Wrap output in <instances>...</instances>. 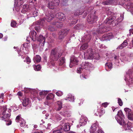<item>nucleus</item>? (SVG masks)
<instances>
[{
	"label": "nucleus",
	"instance_id": "18",
	"mask_svg": "<svg viewBox=\"0 0 133 133\" xmlns=\"http://www.w3.org/2000/svg\"><path fill=\"white\" fill-rule=\"evenodd\" d=\"M115 118L118 122L120 124L123 125L125 123V121L124 119V117H122L120 116L116 117V116H115Z\"/></svg>",
	"mask_w": 133,
	"mask_h": 133
},
{
	"label": "nucleus",
	"instance_id": "29",
	"mask_svg": "<svg viewBox=\"0 0 133 133\" xmlns=\"http://www.w3.org/2000/svg\"><path fill=\"white\" fill-rule=\"evenodd\" d=\"M114 1L112 0H104L102 4L104 5H110L112 4Z\"/></svg>",
	"mask_w": 133,
	"mask_h": 133
},
{
	"label": "nucleus",
	"instance_id": "23",
	"mask_svg": "<svg viewBox=\"0 0 133 133\" xmlns=\"http://www.w3.org/2000/svg\"><path fill=\"white\" fill-rule=\"evenodd\" d=\"M111 35L109 34H106L104 35L101 38L102 41L109 40L110 38Z\"/></svg>",
	"mask_w": 133,
	"mask_h": 133
},
{
	"label": "nucleus",
	"instance_id": "15",
	"mask_svg": "<svg viewBox=\"0 0 133 133\" xmlns=\"http://www.w3.org/2000/svg\"><path fill=\"white\" fill-rule=\"evenodd\" d=\"M87 119L85 117H82L78 124L77 125V128H79L81 126L85 125L87 123Z\"/></svg>",
	"mask_w": 133,
	"mask_h": 133
},
{
	"label": "nucleus",
	"instance_id": "42",
	"mask_svg": "<svg viewBox=\"0 0 133 133\" xmlns=\"http://www.w3.org/2000/svg\"><path fill=\"white\" fill-rule=\"evenodd\" d=\"M24 92L25 93H29L32 91V89L28 88H24Z\"/></svg>",
	"mask_w": 133,
	"mask_h": 133
},
{
	"label": "nucleus",
	"instance_id": "21",
	"mask_svg": "<svg viewBox=\"0 0 133 133\" xmlns=\"http://www.w3.org/2000/svg\"><path fill=\"white\" fill-rule=\"evenodd\" d=\"M97 126V123L96 122L93 124L91 126L90 130L91 133H94L96 130Z\"/></svg>",
	"mask_w": 133,
	"mask_h": 133
},
{
	"label": "nucleus",
	"instance_id": "52",
	"mask_svg": "<svg viewBox=\"0 0 133 133\" xmlns=\"http://www.w3.org/2000/svg\"><path fill=\"white\" fill-rule=\"evenodd\" d=\"M80 77L82 79L84 80V79H86L87 76L86 75L82 74L80 76Z\"/></svg>",
	"mask_w": 133,
	"mask_h": 133
},
{
	"label": "nucleus",
	"instance_id": "55",
	"mask_svg": "<svg viewBox=\"0 0 133 133\" xmlns=\"http://www.w3.org/2000/svg\"><path fill=\"white\" fill-rule=\"evenodd\" d=\"M107 13L108 16H109L111 15H112L113 14V13L110 11V10L109 9L108 10V11L107 12Z\"/></svg>",
	"mask_w": 133,
	"mask_h": 133
},
{
	"label": "nucleus",
	"instance_id": "64",
	"mask_svg": "<svg viewBox=\"0 0 133 133\" xmlns=\"http://www.w3.org/2000/svg\"><path fill=\"white\" fill-rule=\"evenodd\" d=\"M98 133H104L100 129V130H98Z\"/></svg>",
	"mask_w": 133,
	"mask_h": 133
},
{
	"label": "nucleus",
	"instance_id": "9",
	"mask_svg": "<svg viewBox=\"0 0 133 133\" xmlns=\"http://www.w3.org/2000/svg\"><path fill=\"white\" fill-rule=\"evenodd\" d=\"M78 61L77 58L74 56H72L70 58L69 67L71 68L75 65H77Z\"/></svg>",
	"mask_w": 133,
	"mask_h": 133
},
{
	"label": "nucleus",
	"instance_id": "40",
	"mask_svg": "<svg viewBox=\"0 0 133 133\" xmlns=\"http://www.w3.org/2000/svg\"><path fill=\"white\" fill-rule=\"evenodd\" d=\"M117 116H120L122 117H124V116L123 114V113L122 111L120 110H119L118 112V114H117Z\"/></svg>",
	"mask_w": 133,
	"mask_h": 133
},
{
	"label": "nucleus",
	"instance_id": "7",
	"mask_svg": "<svg viewBox=\"0 0 133 133\" xmlns=\"http://www.w3.org/2000/svg\"><path fill=\"white\" fill-rule=\"evenodd\" d=\"M15 120L16 122L20 123V125L21 127L24 128L27 127L28 125L26 124L25 121L21 118L20 115H19L17 116Z\"/></svg>",
	"mask_w": 133,
	"mask_h": 133
},
{
	"label": "nucleus",
	"instance_id": "62",
	"mask_svg": "<svg viewBox=\"0 0 133 133\" xmlns=\"http://www.w3.org/2000/svg\"><path fill=\"white\" fill-rule=\"evenodd\" d=\"M17 95L19 96H22V93L21 92L19 91L17 93Z\"/></svg>",
	"mask_w": 133,
	"mask_h": 133
},
{
	"label": "nucleus",
	"instance_id": "10",
	"mask_svg": "<svg viewBox=\"0 0 133 133\" xmlns=\"http://www.w3.org/2000/svg\"><path fill=\"white\" fill-rule=\"evenodd\" d=\"M54 17V15L51 14H48L46 15V17L44 18V19H40L39 21L40 23L38 22V24L39 25H42L44 22V19H46L48 22H49Z\"/></svg>",
	"mask_w": 133,
	"mask_h": 133
},
{
	"label": "nucleus",
	"instance_id": "16",
	"mask_svg": "<svg viewBox=\"0 0 133 133\" xmlns=\"http://www.w3.org/2000/svg\"><path fill=\"white\" fill-rule=\"evenodd\" d=\"M91 38V35L90 34L86 35L82 38V42H86V43L89 42Z\"/></svg>",
	"mask_w": 133,
	"mask_h": 133
},
{
	"label": "nucleus",
	"instance_id": "5",
	"mask_svg": "<svg viewBox=\"0 0 133 133\" xmlns=\"http://www.w3.org/2000/svg\"><path fill=\"white\" fill-rule=\"evenodd\" d=\"M125 80L126 82L128 81L130 84L132 83V81H133V69L129 70L127 72Z\"/></svg>",
	"mask_w": 133,
	"mask_h": 133
},
{
	"label": "nucleus",
	"instance_id": "41",
	"mask_svg": "<svg viewBox=\"0 0 133 133\" xmlns=\"http://www.w3.org/2000/svg\"><path fill=\"white\" fill-rule=\"evenodd\" d=\"M54 117L57 121H60L62 119V117L58 114L55 115Z\"/></svg>",
	"mask_w": 133,
	"mask_h": 133
},
{
	"label": "nucleus",
	"instance_id": "59",
	"mask_svg": "<svg viewBox=\"0 0 133 133\" xmlns=\"http://www.w3.org/2000/svg\"><path fill=\"white\" fill-rule=\"evenodd\" d=\"M67 113L66 111H63L61 112L62 115L63 116H66V114Z\"/></svg>",
	"mask_w": 133,
	"mask_h": 133
},
{
	"label": "nucleus",
	"instance_id": "49",
	"mask_svg": "<svg viewBox=\"0 0 133 133\" xmlns=\"http://www.w3.org/2000/svg\"><path fill=\"white\" fill-rule=\"evenodd\" d=\"M118 103L119 105L121 106L123 105V102L120 98H118Z\"/></svg>",
	"mask_w": 133,
	"mask_h": 133
},
{
	"label": "nucleus",
	"instance_id": "36",
	"mask_svg": "<svg viewBox=\"0 0 133 133\" xmlns=\"http://www.w3.org/2000/svg\"><path fill=\"white\" fill-rule=\"evenodd\" d=\"M87 52L89 56H90L91 57V56H92L93 52L92 51V49L91 48H90L88 49Z\"/></svg>",
	"mask_w": 133,
	"mask_h": 133
},
{
	"label": "nucleus",
	"instance_id": "12",
	"mask_svg": "<svg viewBox=\"0 0 133 133\" xmlns=\"http://www.w3.org/2000/svg\"><path fill=\"white\" fill-rule=\"evenodd\" d=\"M97 18V16L93 14H90L88 16L87 20L89 23L92 24L96 21Z\"/></svg>",
	"mask_w": 133,
	"mask_h": 133
},
{
	"label": "nucleus",
	"instance_id": "1",
	"mask_svg": "<svg viewBox=\"0 0 133 133\" xmlns=\"http://www.w3.org/2000/svg\"><path fill=\"white\" fill-rule=\"evenodd\" d=\"M63 52L62 50L57 48H55L51 50L49 56V61L53 66H55V62L58 60L61 56Z\"/></svg>",
	"mask_w": 133,
	"mask_h": 133
},
{
	"label": "nucleus",
	"instance_id": "38",
	"mask_svg": "<svg viewBox=\"0 0 133 133\" xmlns=\"http://www.w3.org/2000/svg\"><path fill=\"white\" fill-rule=\"evenodd\" d=\"M54 96L52 94H50L48 95L46 98L48 100H50L53 99L54 98Z\"/></svg>",
	"mask_w": 133,
	"mask_h": 133
},
{
	"label": "nucleus",
	"instance_id": "30",
	"mask_svg": "<svg viewBox=\"0 0 133 133\" xmlns=\"http://www.w3.org/2000/svg\"><path fill=\"white\" fill-rule=\"evenodd\" d=\"M41 59V57L39 55H36L34 58V62L37 63L40 62Z\"/></svg>",
	"mask_w": 133,
	"mask_h": 133
},
{
	"label": "nucleus",
	"instance_id": "39",
	"mask_svg": "<svg viewBox=\"0 0 133 133\" xmlns=\"http://www.w3.org/2000/svg\"><path fill=\"white\" fill-rule=\"evenodd\" d=\"M34 69L36 71H38L41 68L40 65H34L33 66Z\"/></svg>",
	"mask_w": 133,
	"mask_h": 133
},
{
	"label": "nucleus",
	"instance_id": "57",
	"mask_svg": "<svg viewBox=\"0 0 133 133\" xmlns=\"http://www.w3.org/2000/svg\"><path fill=\"white\" fill-rule=\"evenodd\" d=\"M108 105V103L107 102H105L104 103H103L102 104V106L105 108Z\"/></svg>",
	"mask_w": 133,
	"mask_h": 133
},
{
	"label": "nucleus",
	"instance_id": "63",
	"mask_svg": "<svg viewBox=\"0 0 133 133\" xmlns=\"http://www.w3.org/2000/svg\"><path fill=\"white\" fill-rule=\"evenodd\" d=\"M4 94L3 93H2L0 95V99L2 98L3 99V98Z\"/></svg>",
	"mask_w": 133,
	"mask_h": 133
},
{
	"label": "nucleus",
	"instance_id": "31",
	"mask_svg": "<svg viewBox=\"0 0 133 133\" xmlns=\"http://www.w3.org/2000/svg\"><path fill=\"white\" fill-rule=\"evenodd\" d=\"M124 110L127 116L133 112V111L131 110V109L127 108H125L124 109Z\"/></svg>",
	"mask_w": 133,
	"mask_h": 133
},
{
	"label": "nucleus",
	"instance_id": "48",
	"mask_svg": "<svg viewBox=\"0 0 133 133\" xmlns=\"http://www.w3.org/2000/svg\"><path fill=\"white\" fill-rule=\"evenodd\" d=\"M48 30L51 31H54L55 30V29L54 27L52 26H50L48 27Z\"/></svg>",
	"mask_w": 133,
	"mask_h": 133
},
{
	"label": "nucleus",
	"instance_id": "44",
	"mask_svg": "<svg viewBox=\"0 0 133 133\" xmlns=\"http://www.w3.org/2000/svg\"><path fill=\"white\" fill-rule=\"evenodd\" d=\"M132 124L130 122H128L127 124V128L128 129H130L132 127Z\"/></svg>",
	"mask_w": 133,
	"mask_h": 133
},
{
	"label": "nucleus",
	"instance_id": "19",
	"mask_svg": "<svg viewBox=\"0 0 133 133\" xmlns=\"http://www.w3.org/2000/svg\"><path fill=\"white\" fill-rule=\"evenodd\" d=\"M45 37H43L42 35H40L38 36L37 40L40 43H42L43 45H42L43 46L45 43Z\"/></svg>",
	"mask_w": 133,
	"mask_h": 133
},
{
	"label": "nucleus",
	"instance_id": "54",
	"mask_svg": "<svg viewBox=\"0 0 133 133\" xmlns=\"http://www.w3.org/2000/svg\"><path fill=\"white\" fill-rule=\"evenodd\" d=\"M124 45V44H123V43H122L121 44H120L117 48V49H122V48H124V46H123Z\"/></svg>",
	"mask_w": 133,
	"mask_h": 133
},
{
	"label": "nucleus",
	"instance_id": "8",
	"mask_svg": "<svg viewBox=\"0 0 133 133\" xmlns=\"http://www.w3.org/2000/svg\"><path fill=\"white\" fill-rule=\"evenodd\" d=\"M59 0H51L48 4V6L49 9H53L55 6L59 5Z\"/></svg>",
	"mask_w": 133,
	"mask_h": 133
},
{
	"label": "nucleus",
	"instance_id": "32",
	"mask_svg": "<svg viewBox=\"0 0 133 133\" xmlns=\"http://www.w3.org/2000/svg\"><path fill=\"white\" fill-rule=\"evenodd\" d=\"M65 59L64 57H62L59 59L58 64L59 65H61L65 63Z\"/></svg>",
	"mask_w": 133,
	"mask_h": 133
},
{
	"label": "nucleus",
	"instance_id": "46",
	"mask_svg": "<svg viewBox=\"0 0 133 133\" xmlns=\"http://www.w3.org/2000/svg\"><path fill=\"white\" fill-rule=\"evenodd\" d=\"M112 64L111 63H107L105 64V66L108 67V68L111 69L112 68Z\"/></svg>",
	"mask_w": 133,
	"mask_h": 133
},
{
	"label": "nucleus",
	"instance_id": "61",
	"mask_svg": "<svg viewBox=\"0 0 133 133\" xmlns=\"http://www.w3.org/2000/svg\"><path fill=\"white\" fill-rule=\"evenodd\" d=\"M27 62L30 63L31 62V59L30 58L28 57H27L26 58Z\"/></svg>",
	"mask_w": 133,
	"mask_h": 133
},
{
	"label": "nucleus",
	"instance_id": "34",
	"mask_svg": "<svg viewBox=\"0 0 133 133\" xmlns=\"http://www.w3.org/2000/svg\"><path fill=\"white\" fill-rule=\"evenodd\" d=\"M88 46V44L87 43H86L83 44L81 46L80 48V49L81 50H85L87 48Z\"/></svg>",
	"mask_w": 133,
	"mask_h": 133
},
{
	"label": "nucleus",
	"instance_id": "20",
	"mask_svg": "<svg viewBox=\"0 0 133 133\" xmlns=\"http://www.w3.org/2000/svg\"><path fill=\"white\" fill-rule=\"evenodd\" d=\"M103 24H101V25L99 26V28L97 30V32L99 34H102L106 31V29L104 27H102Z\"/></svg>",
	"mask_w": 133,
	"mask_h": 133
},
{
	"label": "nucleus",
	"instance_id": "22",
	"mask_svg": "<svg viewBox=\"0 0 133 133\" xmlns=\"http://www.w3.org/2000/svg\"><path fill=\"white\" fill-rule=\"evenodd\" d=\"M124 18L123 15L122 14L120 15V16L117 19L114 20V22L115 23V25H117L119 23L121 22L123 20Z\"/></svg>",
	"mask_w": 133,
	"mask_h": 133
},
{
	"label": "nucleus",
	"instance_id": "56",
	"mask_svg": "<svg viewBox=\"0 0 133 133\" xmlns=\"http://www.w3.org/2000/svg\"><path fill=\"white\" fill-rule=\"evenodd\" d=\"M128 43L127 42V40H124L123 42V44L124 45L123 46L124 47H125L127 45Z\"/></svg>",
	"mask_w": 133,
	"mask_h": 133
},
{
	"label": "nucleus",
	"instance_id": "47",
	"mask_svg": "<svg viewBox=\"0 0 133 133\" xmlns=\"http://www.w3.org/2000/svg\"><path fill=\"white\" fill-rule=\"evenodd\" d=\"M16 23L15 21H11V25L12 27H15L16 26Z\"/></svg>",
	"mask_w": 133,
	"mask_h": 133
},
{
	"label": "nucleus",
	"instance_id": "50",
	"mask_svg": "<svg viewBox=\"0 0 133 133\" xmlns=\"http://www.w3.org/2000/svg\"><path fill=\"white\" fill-rule=\"evenodd\" d=\"M56 94L57 96H60L62 95L63 93L62 91H58L56 92Z\"/></svg>",
	"mask_w": 133,
	"mask_h": 133
},
{
	"label": "nucleus",
	"instance_id": "51",
	"mask_svg": "<svg viewBox=\"0 0 133 133\" xmlns=\"http://www.w3.org/2000/svg\"><path fill=\"white\" fill-rule=\"evenodd\" d=\"M24 3V1L23 0H19L18 1L17 5L18 6H20Z\"/></svg>",
	"mask_w": 133,
	"mask_h": 133
},
{
	"label": "nucleus",
	"instance_id": "60",
	"mask_svg": "<svg viewBox=\"0 0 133 133\" xmlns=\"http://www.w3.org/2000/svg\"><path fill=\"white\" fill-rule=\"evenodd\" d=\"M38 13V12L37 11H34L33 13V15L34 16V17L37 16Z\"/></svg>",
	"mask_w": 133,
	"mask_h": 133
},
{
	"label": "nucleus",
	"instance_id": "27",
	"mask_svg": "<svg viewBox=\"0 0 133 133\" xmlns=\"http://www.w3.org/2000/svg\"><path fill=\"white\" fill-rule=\"evenodd\" d=\"M48 91H43L40 92L39 93L40 98L41 99L43 98L45 95L48 93Z\"/></svg>",
	"mask_w": 133,
	"mask_h": 133
},
{
	"label": "nucleus",
	"instance_id": "6",
	"mask_svg": "<svg viewBox=\"0 0 133 133\" xmlns=\"http://www.w3.org/2000/svg\"><path fill=\"white\" fill-rule=\"evenodd\" d=\"M122 1L123 2L122 3L119 2L120 5L124 6V7L128 11H131L133 10V3L128 2V1L127 0L126 2L124 1V0H123Z\"/></svg>",
	"mask_w": 133,
	"mask_h": 133
},
{
	"label": "nucleus",
	"instance_id": "33",
	"mask_svg": "<svg viewBox=\"0 0 133 133\" xmlns=\"http://www.w3.org/2000/svg\"><path fill=\"white\" fill-rule=\"evenodd\" d=\"M84 12V11L83 10L81 9L79 10H77L75 12L74 15L75 16H76L81 15Z\"/></svg>",
	"mask_w": 133,
	"mask_h": 133
},
{
	"label": "nucleus",
	"instance_id": "4",
	"mask_svg": "<svg viewBox=\"0 0 133 133\" xmlns=\"http://www.w3.org/2000/svg\"><path fill=\"white\" fill-rule=\"evenodd\" d=\"M94 68V66L91 63L87 62H83L81 64V67L77 69V72L80 73L83 69L87 70L88 68Z\"/></svg>",
	"mask_w": 133,
	"mask_h": 133
},
{
	"label": "nucleus",
	"instance_id": "13",
	"mask_svg": "<svg viewBox=\"0 0 133 133\" xmlns=\"http://www.w3.org/2000/svg\"><path fill=\"white\" fill-rule=\"evenodd\" d=\"M30 36L31 37V38L34 41H36L38 38V33L34 30L31 31L29 34Z\"/></svg>",
	"mask_w": 133,
	"mask_h": 133
},
{
	"label": "nucleus",
	"instance_id": "25",
	"mask_svg": "<svg viewBox=\"0 0 133 133\" xmlns=\"http://www.w3.org/2000/svg\"><path fill=\"white\" fill-rule=\"evenodd\" d=\"M30 102L28 98H25L23 100L22 104L24 106L26 107L27 106H28V105L30 104Z\"/></svg>",
	"mask_w": 133,
	"mask_h": 133
},
{
	"label": "nucleus",
	"instance_id": "24",
	"mask_svg": "<svg viewBox=\"0 0 133 133\" xmlns=\"http://www.w3.org/2000/svg\"><path fill=\"white\" fill-rule=\"evenodd\" d=\"M52 24L55 25L57 28H59L63 26L62 22L58 21H55L52 23Z\"/></svg>",
	"mask_w": 133,
	"mask_h": 133
},
{
	"label": "nucleus",
	"instance_id": "26",
	"mask_svg": "<svg viewBox=\"0 0 133 133\" xmlns=\"http://www.w3.org/2000/svg\"><path fill=\"white\" fill-rule=\"evenodd\" d=\"M57 105L55 108V109L56 111H59L61 109L62 107V103L60 101L57 102Z\"/></svg>",
	"mask_w": 133,
	"mask_h": 133
},
{
	"label": "nucleus",
	"instance_id": "17",
	"mask_svg": "<svg viewBox=\"0 0 133 133\" xmlns=\"http://www.w3.org/2000/svg\"><path fill=\"white\" fill-rule=\"evenodd\" d=\"M56 16L59 19L62 21H64L65 19V15L61 12H59L57 13Z\"/></svg>",
	"mask_w": 133,
	"mask_h": 133
},
{
	"label": "nucleus",
	"instance_id": "2",
	"mask_svg": "<svg viewBox=\"0 0 133 133\" xmlns=\"http://www.w3.org/2000/svg\"><path fill=\"white\" fill-rule=\"evenodd\" d=\"M7 106H3L1 107V109L3 116L1 117V119L5 121H8L10 116V112L11 110L9 108L7 110Z\"/></svg>",
	"mask_w": 133,
	"mask_h": 133
},
{
	"label": "nucleus",
	"instance_id": "58",
	"mask_svg": "<svg viewBox=\"0 0 133 133\" xmlns=\"http://www.w3.org/2000/svg\"><path fill=\"white\" fill-rule=\"evenodd\" d=\"M129 34H128L127 35L128 36H130L131 35V32L133 34V29H131L129 30Z\"/></svg>",
	"mask_w": 133,
	"mask_h": 133
},
{
	"label": "nucleus",
	"instance_id": "45",
	"mask_svg": "<svg viewBox=\"0 0 133 133\" xmlns=\"http://www.w3.org/2000/svg\"><path fill=\"white\" fill-rule=\"evenodd\" d=\"M97 111L98 112V114L99 115V116H101V114H102L103 111L102 110H100L99 109H97V110H95L94 111L95 112H96Z\"/></svg>",
	"mask_w": 133,
	"mask_h": 133
},
{
	"label": "nucleus",
	"instance_id": "35",
	"mask_svg": "<svg viewBox=\"0 0 133 133\" xmlns=\"http://www.w3.org/2000/svg\"><path fill=\"white\" fill-rule=\"evenodd\" d=\"M91 58H94L96 59H99L100 58V56L97 53L94 54V55L93 54L92 56H91Z\"/></svg>",
	"mask_w": 133,
	"mask_h": 133
},
{
	"label": "nucleus",
	"instance_id": "37",
	"mask_svg": "<svg viewBox=\"0 0 133 133\" xmlns=\"http://www.w3.org/2000/svg\"><path fill=\"white\" fill-rule=\"evenodd\" d=\"M29 5L27 4H24L22 7L23 11H28V9L29 8Z\"/></svg>",
	"mask_w": 133,
	"mask_h": 133
},
{
	"label": "nucleus",
	"instance_id": "3",
	"mask_svg": "<svg viewBox=\"0 0 133 133\" xmlns=\"http://www.w3.org/2000/svg\"><path fill=\"white\" fill-rule=\"evenodd\" d=\"M61 122L60 124L61 127H59L57 130L54 131L53 133H63L64 131H69L70 129V127L68 123H63L62 124Z\"/></svg>",
	"mask_w": 133,
	"mask_h": 133
},
{
	"label": "nucleus",
	"instance_id": "11",
	"mask_svg": "<svg viewBox=\"0 0 133 133\" xmlns=\"http://www.w3.org/2000/svg\"><path fill=\"white\" fill-rule=\"evenodd\" d=\"M69 30H68L67 29H64L60 31L59 32L58 39L61 40L64 38L67 34Z\"/></svg>",
	"mask_w": 133,
	"mask_h": 133
},
{
	"label": "nucleus",
	"instance_id": "28",
	"mask_svg": "<svg viewBox=\"0 0 133 133\" xmlns=\"http://www.w3.org/2000/svg\"><path fill=\"white\" fill-rule=\"evenodd\" d=\"M65 99L66 100H68L69 101L72 102H74V96H72V95L70 94H68L67 97H66V98H65Z\"/></svg>",
	"mask_w": 133,
	"mask_h": 133
},
{
	"label": "nucleus",
	"instance_id": "14",
	"mask_svg": "<svg viewBox=\"0 0 133 133\" xmlns=\"http://www.w3.org/2000/svg\"><path fill=\"white\" fill-rule=\"evenodd\" d=\"M116 18V17L115 16L110 17L108 18L104 22V23L106 24H111L113 23V21Z\"/></svg>",
	"mask_w": 133,
	"mask_h": 133
},
{
	"label": "nucleus",
	"instance_id": "43",
	"mask_svg": "<svg viewBox=\"0 0 133 133\" xmlns=\"http://www.w3.org/2000/svg\"><path fill=\"white\" fill-rule=\"evenodd\" d=\"M127 116L129 119L133 121V112Z\"/></svg>",
	"mask_w": 133,
	"mask_h": 133
},
{
	"label": "nucleus",
	"instance_id": "53",
	"mask_svg": "<svg viewBox=\"0 0 133 133\" xmlns=\"http://www.w3.org/2000/svg\"><path fill=\"white\" fill-rule=\"evenodd\" d=\"M35 30L37 31L38 32H39L40 31L41 28L39 27V25L37 26H36L35 27Z\"/></svg>",
	"mask_w": 133,
	"mask_h": 133
}]
</instances>
